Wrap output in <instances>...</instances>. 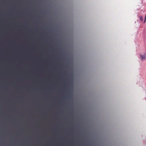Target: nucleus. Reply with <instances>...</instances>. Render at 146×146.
<instances>
[{
  "instance_id": "obj_1",
  "label": "nucleus",
  "mask_w": 146,
  "mask_h": 146,
  "mask_svg": "<svg viewBox=\"0 0 146 146\" xmlns=\"http://www.w3.org/2000/svg\"><path fill=\"white\" fill-rule=\"evenodd\" d=\"M140 57L141 61H143L146 59V54H140Z\"/></svg>"
},
{
  "instance_id": "obj_2",
  "label": "nucleus",
  "mask_w": 146,
  "mask_h": 146,
  "mask_svg": "<svg viewBox=\"0 0 146 146\" xmlns=\"http://www.w3.org/2000/svg\"><path fill=\"white\" fill-rule=\"evenodd\" d=\"M139 19L140 20L142 21V22H144V21H143V18L141 16H140L139 17Z\"/></svg>"
},
{
  "instance_id": "obj_3",
  "label": "nucleus",
  "mask_w": 146,
  "mask_h": 146,
  "mask_svg": "<svg viewBox=\"0 0 146 146\" xmlns=\"http://www.w3.org/2000/svg\"><path fill=\"white\" fill-rule=\"evenodd\" d=\"M146 19V15H145V19H144V23L145 22Z\"/></svg>"
}]
</instances>
